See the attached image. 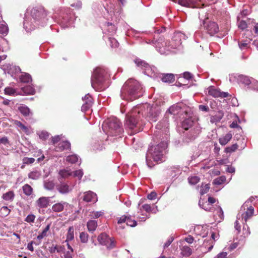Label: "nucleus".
Listing matches in <instances>:
<instances>
[{"mask_svg":"<svg viewBox=\"0 0 258 258\" xmlns=\"http://www.w3.org/2000/svg\"><path fill=\"white\" fill-rule=\"evenodd\" d=\"M143 95V88L138 82L128 81L121 90L120 96L122 99L133 101Z\"/></svg>","mask_w":258,"mask_h":258,"instance_id":"obj_1","label":"nucleus"},{"mask_svg":"<svg viewBox=\"0 0 258 258\" xmlns=\"http://www.w3.org/2000/svg\"><path fill=\"white\" fill-rule=\"evenodd\" d=\"M109 75L105 69L97 68L94 72L91 80L92 87L96 90H103L106 87L105 82L108 79Z\"/></svg>","mask_w":258,"mask_h":258,"instance_id":"obj_2","label":"nucleus"},{"mask_svg":"<svg viewBox=\"0 0 258 258\" xmlns=\"http://www.w3.org/2000/svg\"><path fill=\"white\" fill-rule=\"evenodd\" d=\"M102 129L106 134L111 136H116L122 133L120 122L115 117L109 118L102 124Z\"/></svg>","mask_w":258,"mask_h":258,"instance_id":"obj_3","label":"nucleus"},{"mask_svg":"<svg viewBox=\"0 0 258 258\" xmlns=\"http://www.w3.org/2000/svg\"><path fill=\"white\" fill-rule=\"evenodd\" d=\"M142 108V106L135 107L126 114V122H125V126L131 130H134L137 127L139 120L141 118V116L143 115Z\"/></svg>","mask_w":258,"mask_h":258,"instance_id":"obj_4","label":"nucleus"},{"mask_svg":"<svg viewBox=\"0 0 258 258\" xmlns=\"http://www.w3.org/2000/svg\"><path fill=\"white\" fill-rule=\"evenodd\" d=\"M164 150V147L163 143L152 146L148 149L146 158L151 157L154 161L158 162L161 161L163 158Z\"/></svg>","mask_w":258,"mask_h":258,"instance_id":"obj_5","label":"nucleus"},{"mask_svg":"<svg viewBox=\"0 0 258 258\" xmlns=\"http://www.w3.org/2000/svg\"><path fill=\"white\" fill-rule=\"evenodd\" d=\"M97 240L99 244L105 245L108 249H111L115 247V241L105 233L99 234Z\"/></svg>","mask_w":258,"mask_h":258,"instance_id":"obj_6","label":"nucleus"},{"mask_svg":"<svg viewBox=\"0 0 258 258\" xmlns=\"http://www.w3.org/2000/svg\"><path fill=\"white\" fill-rule=\"evenodd\" d=\"M183 113L188 116L189 111L185 108L184 105L180 104H174L169 108L168 111L166 112V115L169 113L171 115H181Z\"/></svg>","mask_w":258,"mask_h":258,"instance_id":"obj_7","label":"nucleus"},{"mask_svg":"<svg viewBox=\"0 0 258 258\" xmlns=\"http://www.w3.org/2000/svg\"><path fill=\"white\" fill-rule=\"evenodd\" d=\"M209 95L215 98H226L228 96V93L221 92L220 90L213 86H210L207 88Z\"/></svg>","mask_w":258,"mask_h":258,"instance_id":"obj_8","label":"nucleus"},{"mask_svg":"<svg viewBox=\"0 0 258 258\" xmlns=\"http://www.w3.org/2000/svg\"><path fill=\"white\" fill-rule=\"evenodd\" d=\"M203 25L205 26L207 32L211 35H213L219 31V28L215 22L210 21L207 23L205 21H204Z\"/></svg>","mask_w":258,"mask_h":258,"instance_id":"obj_9","label":"nucleus"},{"mask_svg":"<svg viewBox=\"0 0 258 258\" xmlns=\"http://www.w3.org/2000/svg\"><path fill=\"white\" fill-rule=\"evenodd\" d=\"M83 101L84 103L83 105H82L81 110L83 112H86L92 107L93 104L92 97L89 95H85L83 99Z\"/></svg>","mask_w":258,"mask_h":258,"instance_id":"obj_10","label":"nucleus"},{"mask_svg":"<svg viewBox=\"0 0 258 258\" xmlns=\"http://www.w3.org/2000/svg\"><path fill=\"white\" fill-rule=\"evenodd\" d=\"M49 197H41L35 201V205L39 209L46 208L49 204Z\"/></svg>","mask_w":258,"mask_h":258,"instance_id":"obj_11","label":"nucleus"},{"mask_svg":"<svg viewBox=\"0 0 258 258\" xmlns=\"http://www.w3.org/2000/svg\"><path fill=\"white\" fill-rule=\"evenodd\" d=\"M56 188L60 194L62 195L67 194L72 190V188L66 182L61 181L56 185Z\"/></svg>","mask_w":258,"mask_h":258,"instance_id":"obj_12","label":"nucleus"},{"mask_svg":"<svg viewBox=\"0 0 258 258\" xmlns=\"http://www.w3.org/2000/svg\"><path fill=\"white\" fill-rule=\"evenodd\" d=\"M67 204V202L62 201L53 204L51 207L52 212L55 213L62 212Z\"/></svg>","mask_w":258,"mask_h":258,"instance_id":"obj_13","label":"nucleus"},{"mask_svg":"<svg viewBox=\"0 0 258 258\" xmlns=\"http://www.w3.org/2000/svg\"><path fill=\"white\" fill-rule=\"evenodd\" d=\"M71 144L67 141L59 142L55 145V151L56 152H62L64 150H70Z\"/></svg>","mask_w":258,"mask_h":258,"instance_id":"obj_14","label":"nucleus"},{"mask_svg":"<svg viewBox=\"0 0 258 258\" xmlns=\"http://www.w3.org/2000/svg\"><path fill=\"white\" fill-rule=\"evenodd\" d=\"M83 200L86 202H95L96 201V195L91 191L85 192Z\"/></svg>","mask_w":258,"mask_h":258,"instance_id":"obj_15","label":"nucleus"},{"mask_svg":"<svg viewBox=\"0 0 258 258\" xmlns=\"http://www.w3.org/2000/svg\"><path fill=\"white\" fill-rule=\"evenodd\" d=\"M254 213V209L252 206H250L247 208L246 211L243 214H242V219L244 220L246 223L247 220L251 218Z\"/></svg>","mask_w":258,"mask_h":258,"instance_id":"obj_16","label":"nucleus"},{"mask_svg":"<svg viewBox=\"0 0 258 258\" xmlns=\"http://www.w3.org/2000/svg\"><path fill=\"white\" fill-rule=\"evenodd\" d=\"M98 226L97 221L95 220H90L87 223L88 231L93 232L95 231Z\"/></svg>","mask_w":258,"mask_h":258,"instance_id":"obj_17","label":"nucleus"},{"mask_svg":"<svg viewBox=\"0 0 258 258\" xmlns=\"http://www.w3.org/2000/svg\"><path fill=\"white\" fill-rule=\"evenodd\" d=\"M232 135L229 133L219 139V143L221 146H225L228 142H230L232 139Z\"/></svg>","mask_w":258,"mask_h":258,"instance_id":"obj_18","label":"nucleus"},{"mask_svg":"<svg viewBox=\"0 0 258 258\" xmlns=\"http://www.w3.org/2000/svg\"><path fill=\"white\" fill-rule=\"evenodd\" d=\"M175 80L174 75L172 74L163 75L162 81L167 83H172Z\"/></svg>","mask_w":258,"mask_h":258,"instance_id":"obj_19","label":"nucleus"},{"mask_svg":"<svg viewBox=\"0 0 258 258\" xmlns=\"http://www.w3.org/2000/svg\"><path fill=\"white\" fill-rule=\"evenodd\" d=\"M18 110L24 116H29L30 113V108L25 105L20 104L18 107Z\"/></svg>","mask_w":258,"mask_h":258,"instance_id":"obj_20","label":"nucleus"},{"mask_svg":"<svg viewBox=\"0 0 258 258\" xmlns=\"http://www.w3.org/2000/svg\"><path fill=\"white\" fill-rule=\"evenodd\" d=\"M15 194L13 191H9L2 196V198L6 201H13L15 198Z\"/></svg>","mask_w":258,"mask_h":258,"instance_id":"obj_21","label":"nucleus"},{"mask_svg":"<svg viewBox=\"0 0 258 258\" xmlns=\"http://www.w3.org/2000/svg\"><path fill=\"white\" fill-rule=\"evenodd\" d=\"M237 79L239 82L242 84H245V85H248L251 83L249 78L244 75H239Z\"/></svg>","mask_w":258,"mask_h":258,"instance_id":"obj_22","label":"nucleus"},{"mask_svg":"<svg viewBox=\"0 0 258 258\" xmlns=\"http://www.w3.org/2000/svg\"><path fill=\"white\" fill-rule=\"evenodd\" d=\"M23 192L27 196H31L33 192V189L30 185L25 184L22 187Z\"/></svg>","mask_w":258,"mask_h":258,"instance_id":"obj_23","label":"nucleus"},{"mask_svg":"<svg viewBox=\"0 0 258 258\" xmlns=\"http://www.w3.org/2000/svg\"><path fill=\"white\" fill-rule=\"evenodd\" d=\"M181 253L183 256H189L192 253V249L187 246H184L181 248Z\"/></svg>","mask_w":258,"mask_h":258,"instance_id":"obj_24","label":"nucleus"},{"mask_svg":"<svg viewBox=\"0 0 258 258\" xmlns=\"http://www.w3.org/2000/svg\"><path fill=\"white\" fill-rule=\"evenodd\" d=\"M193 124V121L191 119L188 118L185 119L182 122V127L184 128L185 131H187L188 128L192 126Z\"/></svg>","mask_w":258,"mask_h":258,"instance_id":"obj_25","label":"nucleus"},{"mask_svg":"<svg viewBox=\"0 0 258 258\" xmlns=\"http://www.w3.org/2000/svg\"><path fill=\"white\" fill-rule=\"evenodd\" d=\"M237 26L239 29L244 30L247 28V23L245 20L240 19L237 17Z\"/></svg>","mask_w":258,"mask_h":258,"instance_id":"obj_26","label":"nucleus"},{"mask_svg":"<svg viewBox=\"0 0 258 258\" xmlns=\"http://www.w3.org/2000/svg\"><path fill=\"white\" fill-rule=\"evenodd\" d=\"M20 80L23 83H29L31 81V77L30 74L23 73L20 77Z\"/></svg>","mask_w":258,"mask_h":258,"instance_id":"obj_27","label":"nucleus"},{"mask_svg":"<svg viewBox=\"0 0 258 258\" xmlns=\"http://www.w3.org/2000/svg\"><path fill=\"white\" fill-rule=\"evenodd\" d=\"M250 41V39L239 41L238 42L239 48L241 49V50H244L248 48L249 47Z\"/></svg>","mask_w":258,"mask_h":258,"instance_id":"obj_28","label":"nucleus"},{"mask_svg":"<svg viewBox=\"0 0 258 258\" xmlns=\"http://www.w3.org/2000/svg\"><path fill=\"white\" fill-rule=\"evenodd\" d=\"M74 239V227L73 226H70L68 229L67 234V238L66 242L72 241Z\"/></svg>","mask_w":258,"mask_h":258,"instance_id":"obj_29","label":"nucleus"},{"mask_svg":"<svg viewBox=\"0 0 258 258\" xmlns=\"http://www.w3.org/2000/svg\"><path fill=\"white\" fill-rule=\"evenodd\" d=\"M193 0H178V4L185 7H193Z\"/></svg>","mask_w":258,"mask_h":258,"instance_id":"obj_30","label":"nucleus"},{"mask_svg":"<svg viewBox=\"0 0 258 258\" xmlns=\"http://www.w3.org/2000/svg\"><path fill=\"white\" fill-rule=\"evenodd\" d=\"M24 93L26 95H33L35 93V90L33 87L27 86L22 88Z\"/></svg>","mask_w":258,"mask_h":258,"instance_id":"obj_31","label":"nucleus"},{"mask_svg":"<svg viewBox=\"0 0 258 258\" xmlns=\"http://www.w3.org/2000/svg\"><path fill=\"white\" fill-rule=\"evenodd\" d=\"M28 176L31 179L37 180L41 176V173L37 170H34L30 172Z\"/></svg>","mask_w":258,"mask_h":258,"instance_id":"obj_32","label":"nucleus"},{"mask_svg":"<svg viewBox=\"0 0 258 258\" xmlns=\"http://www.w3.org/2000/svg\"><path fill=\"white\" fill-rule=\"evenodd\" d=\"M135 62L137 64V66L143 69L147 68L149 66L148 63L145 61L141 60L140 59H136L135 60Z\"/></svg>","mask_w":258,"mask_h":258,"instance_id":"obj_33","label":"nucleus"},{"mask_svg":"<svg viewBox=\"0 0 258 258\" xmlns=\"http://www.w3.org/2000/svg\"><path fill=\"white\" fill-rule=\"evenodd\" d=\"M226 181V178L224 176L217 177L214 179L213 183L214 185H221Z\"/></svg>","mask_w":258,"mask_h":258,"instance_id":"obj_34","label":"nucleus"},{"mask_svg":"<svg viewBox=\"0 0 258 258\" xmlns=\"http://www.w3.org/2000/svg\"><path fill=\"white\" fill-rule=\"evenodd\" d=\"M45 188L48 190H52L54 188L55 183L52 180L45 181L44 184Z\"/></svg>","mask_w":258,"mask_h":258,"instance_id":"obj_35","label":"nucleus"},{"mask_svg":"<svg viewBox=\"0 0 258 258\" xmlns=\"http://www.w3.org/2000/svg\"><path fill=\"white\" fill-rule=\"evenodd\" d=\"M14 124L17 126L20 127L21 130H22L26 134L28 133V129L26 126L24 125L20 121L16 120L14 122Z\"/></svg>","mask_w":258,"mask_h":258,"instance_id":"obj_36","label":"nucleus"},{"mask_svg":"<svg viewBox=\"0 0 258 258\" xmlns=\"http://www.w3.org/2000/svg\"><path fill=\"white\" fill-rule=\"evenodd\" d=\"M89 235L87 232H81L80 233V239L82 243H86L88 240Z\"/></svg>","mask_w":258,"mask_h":258,"instance_id":"obj_37","label":"nucleus"},{"mask_svg":"<svg viewBox=\"0 0 258 258\" xmlns=\"http://www.w3.org/2000/svg\"><path fill=\"white\" fill-rule=\"evenodd\" d=\"M238 148V145L236 144H234L230 146H228L225 148L224 152L226 153H232L236 150Z\"/></svg>","mask_w":258,"mask_h":258,"instance_id":"obj_38","label":"nucleus"},{"mask_svg":"<svg viewBox=\"0 0 258 258\" xmlns=\"http://www.w3.org/2000/svg\"><path fill=\"white\" fill-rule=\"evenodd\" d=\"M78 156L76 154H73L68 156L66 160L72 164L76 163L78 161Z\"/></svg>","mask_w":258,"mask_h":258,"instance_id":"obj_39","label":"nucleus"},{"mask_svg":"<svg viewBox=\"0 0 258 258\" xmlns=\"http://www.w3.org/2000/svg\"><path fill=\"white\" fill-rule=\"evenodd\" d=\"M5 93L8 95L15 96L16 95V90L12 87H6L5 89Z\"/></svg>","mask_w":258,"mask_h":258,"instance_id":"obj_40","label":"nucleus"},{"mask_svg":"<svg viewBox=\"0 0 258 258\" xmlns=\"http://www.w3.org/2000/svg\"><path fill=\"white\" fill-rule=\"evenodd\" d=\"M109 44L112 47H117L119 46V43L115 38L112 37H109L108 38Z\"/></svg>","mask_w":258,"mask_h":258,"instance_id":"obj_41","label":"nucleus"},{"mask_svg":"<svg viewBox=\"0 0 258 258\" xmlns=\"http://www.w3.org/2000/svg\"><path fill=\"white\" fill-rule=\"evenodd\" d=\"M188 183L191 185H195L199 183L200 178L198 176H190L188 178Z\"/></svg>","mask_w":258,"mask_h":258,"instance_id":"obj_42","label":"nucleus"},{"mask_svg":"<svg viewBox=\"0 0 258 258\" xmlns=\"http://www.w3.org/2000/svg\"><path fill=\"white\" fill-rule=\"evenodd\" d=\"M126 225L128 226L131 227H135L137 225V222L136 220L134 219H132L131 217V216H128L126 222Z\"/></svg>","mask_w":258,"mask_h":258,"instance_id":"obj_43","label":"nucleus"},{"mask_svg":"<svg viewBox=\"0 0 258 258\" xmlns=\"http://www.w3.org/2000/svg\"><path fill=\"white\" fill-rule=\"evenodd\" d=\"M59 174L62 178H66L72 174V173L69 170H62L59 172Z\"/></svg>","mask_w":258,"mask_h":258,"instance_id":"obj_44","label":"nucleus"},{"mask_svg":"<svg viewBox=\"0 0 258 258\" xmlns=\"http://www.w3.org/2000/svg\"><path fill=\"white\" fill-rule=\"evenodd\" d=\"M35 161V159L33 157H24L23 159V163L24 164H33Z\"/></svg>","mask_w":258,"mask_h":258,"instance_id":"obj_45","label":"nucleus"},{"mask_svg":"<svg viewBox=\"0 0 258 258\" xmlns=\"http://www.w3.org/2000/svg\"><path fill=\"white\" fill-rule=\"evenodd\" d=\"M8 32V28L4 24H0V33L4 35L7 34Z\"/></svg>","mask_w":258,"mask_h":258,"instance_id":"obj_46","label":"nucleus"},{"mask_svg":"<svg viewBox=\"0 0 258 258\" xmlns=\"http://www.w3.org/2000/svg\"><path fill=\"white\" fill-rule=\"evenodd\" d=\"M35 216L33 214H29L28 215L25 221L28 223H34Z\"/></svg>","mask_w":258,"mask_h":258,"instance_id":"obj_47","label":"nucleus"},{"mask_svg":"<svg viewBox=\"0 0 258 258\" xmlns=\"http://www.w3.org/2000/svg\"><path fill=\"white\" fill-rule=\"evenodd\" d=\"M1 212L3 215V216H7L10 213V210L8 208V207L4 206L2 207L1 209Z\"/></svg>","mask_w":258,"mask_h":258,"instance_id":"obj_48","label":"nucleus"},{"mask_svg":"<svg viewBox=\"0 0 258 258\" xmlns=\"http://www.w3.org/2000/svg\"><path fill=\"white\" fill-rule=\"evenodd\" d=\"M103 215V212L101 211L93 212L91 213V217L93 218H98Z\"/></svg>","mask_w":258,"mask_h":258,"instance_id":"obj_49","label":"nucleus"},{"mask_svg":"<svg viewBox=\"0 0 258 258\" xmlns=\"http://www.w3.org/2000/svg\"><path fill=\"white\" fill-rule=\"evenodd\" d=\"M33 244L38 245V244H39V243H37V242L35 241H31L30 242L28 243L27 244V248L28 250H29L31 251H34V247L33 246Z\"/></svg>","mask_w":258,"mask_h":258,"instance_id":"obj_50","label":"nucleus"},{"mask_svg":"<svg viewBox=\"0 0 258 258\" xmlns=\"http://www.w3.org/2000/svg\"><path fill=\"white\" fill-rule=\"evenodd\" d=\"M34 15H35V19L37 20H40V18H37V17H39L40 16H44V13L41 11H37V10H34Z\"/></svg>","mask_w":258,"mask_h":258,"instance_id":"obj_51","label":"nucleus"},{"mask_svg":"<svg viewBox=\"0 0 258 258\" xmlns=\"http://www.w3.org/2000/svg\"><path fill=\"white\" fill-rule=\"evenodd\" d=\"M210 189V186L208 184H206L204 187H202V188L201 190V195H204L206 194L208 191H209Z\"/></svg>","mask_w":258,"mask_h":258,"instance_id":"obj_52","label":"nucleus"},{"mask_svg":"<svg viewBox=\"0 0 258 258\" xmlns=\"http://www.w3.org/2000/svg\"><path fill=\"white\" fill-rule=\"evenodd\" d=\"M142 208L143 210H145L146 212L149 213L152 212V207L149 204H144L142 206Z\"/></svg>","mask_w":258,"mask_h":258,"instance_id":"obj_53","label":"nucleus"},{"mask_svg":"<svg viewBox=\"0 0 258 258\" xmlns=\"http://www.w3.org/2000/svg\"><path fill=\"white\" fill-rule=\"evenodd\" d=\"M73 175L74 177H77L79 179H81L83 175V173L81 170H76L74 172Z\"/></svg>","mask_w":258,"mask_h":258,"instance_id":"obj_54","label":"nucleus"},{"mask_svg":"<svg viewBox=\"0 0 258 258\" xmlns=\"http://www.w3.org/2000/svg\"><path fill=\"white\" fill-rule=\"evenodd\" d=\"M60 140V137L59 136H54L52 137L51 139V143L52 145L55 146L56 144L59 143Z\"/></svg>","mask_w":258,"mask_h":258,"instance_id":"obj_55","label":"nucleus"},{"mask_svg":"<svg viewBox=\"0 0 258 258\" xmlns=\"http://www.w3.org/2000/svg\"><path fill=\"white\" fill-rule=\"evenodd\" d=\"M184 240L187 243L191 244L194 241V238L191 235H188L187 237L184 238Z\"/></svg>","mask_w":258,"mask_h":258,"instance_id":"obj_56","label":"nucleus"},{"mask_svg":"<svg viewBox=\"0 0 258 258\" xmlns=\"http://www.w3.org/2000/svg\"><path fill=\"white\" fill-rule=\"evenodd\" d=\"M199 108L200 110H201L203 112H208L209 110V107L205 105H199Z\"/></svg>","mask_w":258,"mask_h":258,"instance_id":"obj_57","label":"nucleus"},{"mask_svg":"<svg viewBox=\"0 0 258 258\" xmlns=\"http://www.w3.org/2000/svg\"><path fill=\"white\" fill-rule=\"evenodd\" d=\"M40 138L42 140H46L48 137V133L46 132H41L39 135Z\"/></svg>","mask_w":258,"mask_h":258,"instance_id":"obj_58","label":"nucleus"},{"mask_svg":"<svg viewBox=\"0 0 258 258\" xmlns=\"http://www.w3.org/2000/svg\"><path fill=\"white\" fill-rule=\"evenodd\" d=\"M127 217L128 216H126L124 215V216L120 217L119 219H118V220H117V223L122 224V223H125L126 222Z\"/></svg>","mask_w":258,"mask_h":258,"instance_id":"obj_59","label":"nucleus"},{"mask_svg":"<svg viewBox=\"0 0 258 258\" xmlns=\"http://www.w3.org/2000/svg\"><path fill=\"white\" fill-rule=\"evenodd\" d=\"M173 241V238L170 237L169 239L167 240V241L164 244L163 247L164 248H166L169 246L171 242Z\"/></svg>","mask_w":258,"mask_h":258,"instance_id":"obj_60","label":"nucleus"},{"mask_svg":"<svg viewBox=\"0 0 258 258\" xmlns=\"http://www.w3.org/2000/svg\"><path fill=\"white\" fill-rule=\"evenodd\" d=\"M253 31L255 35L258 34V23L253 22Z\"/></svg>","mask_w":258,"mask_h":258,"instance_id":"obj_61","label":"nucleus"},{"mask_svg":"<svg viewBox=\"0 0 258 258\" xmlns=\"http://www.w3.org/2000/svg\"><path fill=\"white\" fill-rule=\"evenodd\" d=\"M216 258H227V253L226 252H221L218 254Z\"/></svg>","mask_w":258,"mask_h":258,"instance_id":"obj_62","label":"nucleus"},{"mask_svg":"<svg viewBox=\"0 0 258 258\" xmlns=\"http://www.w3.org/2000/svg\"><path fill=\"white\" fill-rule=\"evenodd\" d=\"M157 195L155 191H152L151 194L148 195L147 198L149 200H153L156 198Z\"/></svg>","mask_w":258,"mask_h":258,"instance_id":"obj_63","label":"nucleus"},{"mask_svg":"<svg viewBox=\"0 0 258 258\" xmlns=\"http://www.w3.org/2000/svg\"><path fill=\"white\" fill-rule=\"evenodd\" d=\"M183 78L189 80L192 78V75L188 72H185L183 73Z\"/></svg>","mask_w":258,"mask_h":258,"instance_id":"obj_64","label":"nucleus"}]
</instances>
